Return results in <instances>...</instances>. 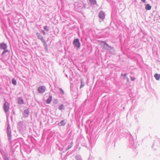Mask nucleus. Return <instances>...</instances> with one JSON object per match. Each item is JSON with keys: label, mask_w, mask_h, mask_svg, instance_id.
I'll return each mask as SVG.
<instances>
[{"label": "nucleus", "mask_w": 160, "mask_h": 160, "mask_svg": "<svg viewBox=\"0 0 160 160\" xmlns=\"http://www.w3.org/2000/svg\"><path fill=\"white\" fill-rule=\"evenodd\" d=\"M100 45L104 49H107L108 48H111L110 46L104 41H101Z\"/></svg>", "instance_id": "f257e3e1"}, {"label": "nucleus", "mask_w": 160, "mask_h": 160, "mask_svg": "<svg viewBox=\"0 0 160 160\" xmlns=\"http://www.w3.org/2000/svg\"><path fill=\"white\" fill-rule=\"evenodd\" d=\"M73 43L77 48H79L80 47V43L78 39H76L74 40Z\"/></svg>", "instance_id": "f03ea898"}, {"label": "nucleus", "mask_w": 160, "mask_h": 160, "mask_svg": "<svg viewBox=\"0 0 160 160\" xmlns=\"http://www.w3.org/2000/svg\"><path fill=\"white\" fill-rule=\"evenodd\" d=\"M9 108V104L8 102H5L3 106V108L4 110V111L6 112H7L8 111Z\"/></svg>", "instance_id": "7ed1b4c3"}, {"label": "nucleus", "mask_w": 160, "mask_h": 160, "mask_svg": "<svg viewBox=\"0 0 160 160\" xmlns=\"http://www.w3.org/2000/svg\"><path fill=\"white\" fill-rule=\"evenodd\" d=\"M46 90L45 87L44 86H40L38 88V91L40 93H42L45 92Z\"/></svg>", "instance_id": "20e7f679"}, {"label": "nucleus", "mask_w": 160, "mask_h": 160, "mask_svg": "<svg viewBox=\"0 0 160 160\" xmlns=\"http://www.w3.org/2000/svg\"><path fill=\"white\" fill-rule=\"evenodd\" d=\"M37 34L38 36V38L42 41L43 42L44 45H45L46 44V43L45 42V41L42 35L38 33H37Z\"/></svg>", "instance_id": "39448f33"}, {"label": "nucleus", "mask_w": 160, "mask_h": 160, "mask_svg": "<svg viewBox=\"0 0 160 160\" xmlns=\"http://www.w3.org/2000/svg\"><path fill=\"white\" fill-rule=\"evenodd\" d=\"M99 18L101 19H103L105 18V14L102 12H101L99 15Z\"/></svg>", "instance_id": "423d86ee"}, {"label": "nucleus", "mask_w": 160, "mask_h": 160, "mask_svg": "<svg viewBox=\"0 0 160 160\" xmlns=\"http://www.w3.org/2000/svg\"><path fill=\"white\" fill-rule=\"evenodd\" d=\"M18 103L20 104H24V101L22 98H20L18 99Z\"/></svg>", "instance_id": "0eeeda50"}, {"label": "nucleus", "mask_w": 160, "mask_h": 160, "mask_svg": "<svg viewBox=\"0 0 160 160\" xmlns=\"http://www.w3.org/2000/svg\"><path fill=\"white\" fill-rule=\"evenodd\" d=\"M1 48L3 49H5L7 48V46L6 44L4 43H2L0 45Z\"/></svg>", "instance_id": "6e6552de"}, {"label": "nucleus", "mask_w": 160, "mask_h": 160, "mask_svg": "<svg viewBox=\"0 0 160 160\" xmlns=\"http://www.w3.org/2000/svg\"><path fill=\"white\" fill-rule=\"evenodd\" d=\"M29 113V110L28 109H26L24 110L23 113V115L25 117H27L28 116Z\"/></svg>", "instance_id": "1a4fd4ad"}, {"label": "nucleus", "mask_w": 160, "mask_h": 160, "mask_svg": "<svg viewBox=\"0 0 160 160\" xmlns=\"http://www.w3.org/2000/svg\"><path fill=\"white\" fill-rule=\"evenodd\" d=\"M52 97L51 96H50L46 101L47 103V104L50 103L51 101H52Z\"/></svg>", "instance_id": "9d476101"}, {"label": "nucleus", "mask_w": 160, "mask_h": 160, "mask_svg": "<svg viewBox=\"0 0 160 160\" xmlns=\"http://www.w3.org/2000/svg\"><path fill=\"white\" fill-rule=\"evenodd\" d=\"M66 123L64 120H62L58 124L59 126H62L64 125Z\"/></svg>", "instance_id": "9b49d317"}, {"label": "nucleus", "mask_w": 160, "mask_h": 160, "mask_svg": "<svg viewBox=\"0 0 160 160\" xmlns=\"http://www.w3.org/2000/svg\"><path fill=\"white\" fill-rule=\"evenodd\" d=\"M154 77L157 80H159L160 78V75L156 73L154 76Z\"/></svg>", "instance_id": "f8f14e48"}, {"label": "nucleus", "mask_w": 160, "mask_h": 160, "mask_svg": "<svg viewBox=\"0 0 160 160\" xmlns=\"http://www.w3.org/2000/svg\"><path fill=\"white\" fill-rule=\"evenodd\" d=\"M151 7L149 4H147L145 6V9L147 10H150L151 9Z\"/></svg>", "instance_id": "ddd939ff"}, {"label": "nucleus", "mask_w": 160, "mask_h": 160, "mask_svg": "<svg viewBox=\"0 0 160 160\" xmlns=\"http://www.w3.org/2000/svg\"><path fill=\"white\" fill-rule=\"evenodd\" d=\"M12 83L14 85H16L17 84V82L16 80L14 78H13L12 80Z\"/></svg>", "instance_id": "4468645a"}, {"label": "nucleus", "mask_w": 160, "mask_h": 160, "mask_svg": "<svg viewBox=\"0 0 160 160\" xmlns=\"http://www.w3.org/2000/svg\"><path fill=\"white\" fill-rule=\"evenodd\" d=\"M90 2L92 4H94L96 3L95 0H89Z\"/></svg>", "instance_id": "2eb2a0df"}, {"label": "nucleus", "mask_w": 160, "mask_h": 160, "mask_svg": "<svg viewBox=\"0 0 160 160\" xmlns=\"http://www.w3.org/2000/svg\"><path fill=\"white\" fill-rule=\"evenodd\" d=\"M64 106L62 104H61L59 107V109L61 110L64 108Z\"/></svg>", "instance_id": "dca6fc26"}, {"label": "nucleus", "mask_w": 160, "mask_h": 160, "mask_svg": "<svg viewBox=\"0 0 160 160\" xmlns=\"http://www.w3.org/2000/svg\"><path fill=\"white\" fill-rule=\"evenodd\" d=\"M44 28L45 29V30L46 31H48V27L47 26H45L44 27Z\"/></svg>", "instance_id": "f3484780"}, {"label": "nucleus", "mask_w": 160, "mask_h": 160, "mask_svg": "<svg viewBox=\"0 0 160 160\" xmlns=\"http://www.w3.org/2000/svg\"><path fill=\"white\" fill-rule=\"evenodd\" d=\"M84 85V84H83L82 83V81L81 80V85L80 87V88H81L82 87H83Z\"/></svg>", "instance_id": "a211bd4d"}, {"label": "nucleus", "mask_w": 160, "mask_h": 160, "mask_svg": "<svg viewBox=\"0 0 160 160\" xmlns=\"http://www.w3.org/2000/svg\"><path fill=\"white\" fill-rule=\"evenodd\" d=\"M131 79L132 81H133L135 80V78L134 77H131Z\"/></svg>", "instance_id": "6ab92c4d"}, {"label": "nucleus", "mask_w": 160, "mask_h": 160, "mask_svg": "<svg viewBox=\"0 0 160 160\" xmlns=\"http://www.w3.org/2000/svg\"><path fill=\"white\" fill-rule=\"evenodd\" d=\"M8 51L7 50H4V51L3 52L2 54V55H3V54L5 53L6 52H7Z\"/></svg>", "instance_id": "aec40b11"}, {"label": "nucleus", "mask_w": 160, "mask_h": 160, "mask_svg": "<svg viewBox=\"0 0 160 160\" xmlns=\"http://www.w3.org/2000/svg\"><path fill=\"white\" fill-rule=\"evenodd\" d=\"M42 32L43 33L44 35L46 34V32L44 30L42 31Z\"/></svg>", "instance_id": "412c9836"}, {"label": "nucleus", "mask_w": 160, "mask_h": 160, "mask_svg": "<svg viewBox=\"0 0 160 160\" xmlns=\"http://www.w3.org/2000/svg\"><path fill=\"white\" fill-rule=\"evenodd\" d=\"M60 90L62 92V93L64 94V91H63L61 88L60 89Z\"/></svg>", "instance_id": "4be33fe9"}, {"label": "nucleus", "mask_w": 160, "mask_h": 160, "mask_svg": "<svg viewBox=\"0 0 160 160\" xmlns=\"http://www.w3.org/2000/svg\"><path fill=\"white\" fill-rule=\"evenodd\" d=\"M141 1H142L143 2L145 3L146 2V0H141Z\"/></svg>", "instance_id": "5701e85b"}, {"label": "nucleus", "mask_w": 160, "mask_h": 160, "mask_svg": "<svg viewBox=\"0 0 160 160\" xmlns=\"http://www.w3.org/2000/svg\"><path fill=\"white\" fill-rule=\"evenodd\" d=\"M4 160H8V158H4Z\"/></svg>", "instance_id": "b1692460"}, {"label": "nucleus", "mask_w": 160, "mask_h": 160, "mask_svg": "<svg viewBox=\"0 0 160 160\" xmlns=\"http://www.w3.org/2000/svg\"><path fill=\"white\" fill-rule=\"evenodd\" d=\"M124 76H126V74H124Z\"/></svg>", "instance_id": "393cba45"}, {"label": "nucleus", "mask_w": 160, "mask_h": 160, "mask_svg": "<svg viewBox=\"0 0 160 160\" xmlns=\"http://www.w3.org/2000/svg\"><path fill=\"white\" fill-rule=\"evenodd\" d=\"M128 81H129V79L128 78Z\"/></svg>", "instance_id": "a878e982"}]
</instances>
